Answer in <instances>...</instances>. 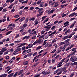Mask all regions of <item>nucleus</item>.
I'll use <instances>...</instances> for the list:
<instances>
[{
    "mask_svg": "<svg viewBox=\"0 0 77 77\" xmlns=\"http://www.w3.org/2000/svg\"><path fill=\"white\" fill-rule=\"evenodd\" d=\"M59 71H60V72L57 73V75H59V74H60L62 73V71L64 74L66 73V72H67L66 68V67L63 68H60L59 69Z\"/></svg>",
    "mask_w": 77,
    "mask_h": 77,
    "instance_id": "nucleus-1",
    "label": "nucleus"
},
{
    "mask_svg": "<svg viewBox=\"0 0 77 77\" xmlns=\"http://www.w3.org/2000/svg\"><path fill=\"white\" fill-rule=\"evenodd\" d=\"M51 28V25H49L44 26V28L45 29V30L46 32H48L49 30H50V29Z\"/></svg>",
    "mask_w": 77,
    "mask_h": 77,
    "instance_id": "nucleus-2",
    "label": "nucleus"
},
{
    "mask_svg": "<svg viewBox=\"0 0 77 77\" xmlns=\"http://www.w3.org/2000/svg\"><path fill=\"white\" fill-rule=\"evenodd\" d=\"M41 39H39L38 41H36L35 42H34L33 43V45H35L36 44H42V42H44V41L42 40L41 41Z\"/></svg>",
    "mask_w": 77,
    "mask_h": 77,
    "instance_id": "nucleus-3",
    "label": "nucleus"
},
{
    "mask_svg": "<svg viewBox=\"0 0 77 77\" xmlns=\"http://www.w3.org/2000/svg\"><path fill=\"white\" fill-rule=\"evenodd\" d=\"M70 60L72 62H76L77 60V58H75V56H72L70 58Z\"/></svg>",
    "mask_w": 77,
    "mask_h": 77,
    "instance_id": "nucleus-4",
    "label": "nucleus"
},
{
    "mask_svg": "<svg viewBox=\"0 0 77 77\" xmlns=\"http://www.w3.org/2000/svg\"><path fill=\"white\" fill-rule=\"evenodd\" d=\"M65 61V59H63L60 62L58 63V66H57V68H59V67H60V66H62V63H63V62Z\"/></svg>",
    "mask_w": 77,
    "mask_h": 77,
    "instance_id": "nucleus-5",
    "label": "nucleus"
},
{
    "mask_svg": "<svg viewBox=\"0 0 77 77\" xmlns=\"http://www.w3.org/2000/svg\"><path fill=\"white\" fill-rule=\"evenodd\" d=\"M55 0H51L49 1V4L51 5H53L55 3Z\"/></svg>",
    "mask_w": 77,
    "mask_h": 77,
    "instance_id": "nucleus-6",
    "label": "nucleus"
},
{
    "mask_svg": "<svg viewBox=\"0 0 77 77\" xmlns=\"http://www.w3.org/2000/svg\"><path fill=\"white\" fill-rule=\"evenodd\" d=\"M73 16H77V13L74 12L69 16V17H72Z\"/></svg>",
    "mask_w": 77,
    "mask_h": 77,
    "instance_id": "nucleus-7",
    "label": "nucleus"
},
{
    "mask_svg": "<svg viewBox=\"0 0 77 77\" xmlns=\"http://www.w3.org/2000/svg\"><path fill=\"white\" fill-rule=\"evenodd\" d=\"M33 45V44H29L26 47V49H28L29 48H31Z\"/></svg>",
    "mask_w": 77,
    "mask_h": 77,
    "instance_id": "nucleus-8",
    "label": "nucleus"
},
{
    "mask_svg": "<svg viewBox=\"0 0 77 77\" xmlns=\"http://www.w3.org/2000/svg\"><path fill=\"white\" fill-rule=\"evenodd\" d=\"M20 32L23 33V32H24V28L23 27V26H20Z\"/></svg>",
    "mask_w": 77,
    "mask_h": 77,
    "instance_id": "nucleus-9",
    "label": "nucleus"
},
{
    "mask_svg": "<svg viewBox=\"0 0 77 77\" xmlns=\"http://www.w3.org/2000/svg\"><path fill=\"white\" fill-rule=\"evenodd\" d=\"M54 8L52 9L51 11H48V15H50L51 14H52V13H54Z\"/></svg>",
    "mask_w": 77,
    "mask_h": 77,
    "instance_id": "nucleus-10",
    "label": "nucleus"
},
{
    "mask_svg": "<svg viewBox=\"0 0 77 77\" xmlns=\"http://www.w3.org/2000/svg\"><path fill=\"white\" fill-rule=\"evenodd\" d=\"M70 41V39H68L64 41L66 42L65 45H69V41Z\"/></svg>",
    "mask_w": 77,
    "mask_h": 77,
    "instance_id": "nucleus-11",
    "label": "nucleus"
},
{
    "mask_svg": "<svg viewBox=\"0 0 77 77\" xmlns=\"http://www.w3.org/2000/svg\"><path fill=\"white\" fill-rule=\"evenodd\" d=\"M38 12L40 14H43V8H39L38 10Z\"/></svg>",
    "mask_w": 77,
    "mask_h": 77,
    "instance_id": "nucleus-12",
    "label": "nucleus"
},
{
    "mask_svg": "<svg viewBox=\"0 0 77 77\" xmlns=\"http://www.w3.org/2000/svg\"><path fill=\"white\" fill-rule=\"evenodd\" d=\"M30 36H26L24 37H23V38L22 39V40H24V39H29L30 38Z\"/></svg>",
    "mask_w": 77,
    "mask_h": 77,
    "instance_id": "nucleus-13",
    "label": "nucleus"
},
{
    "mask_svg": "<svg viewBox=\"0 0 77 77\" xmlns=\"http://www.w3.org/2000/svg\"><path fill=\"white\" fill-rule=\"evenodd\" d=\"M42 56V54H39L38 55V56H36L33 59L32 63H33L34 62V61H35V60L36 58V57L38 58L40 56Z\"/></svg>",
    "mask_w": 77,
    "mask_h": 77,
    "instance_id": "nucleus-14",
    "label": "nucleus"
},
{
    "mask_svg": "<svg viewBox=\"0 0 77 77\" xmlns=\"http://www.w3.org/2000/svg\"><path fill=\"white\" fill-rule=\"evenodd\" d=\"M64 25H65L64 27H66V26H69V22L66 21V22H65L64 24Z\"/></svg>",
    "mask_w": 77,
    "mask_h": 77,
    "instance_id": "nucleus-15",
    "label": "nucleus"
},
{
    "mask_svg": "<svg viewBox=\"0 0 77 77\" xmlns=\"http://www.w3.org/2000/svg\"><path fill=\"white\" fill-rule=\"evenodd\" d=\"M69 58H68V57H66V58L63 59H65V63H68V61H69Z\"/></svg>",
    "mask_w": 77,
    "mask_h": 77,
    "instance_id": "nucleus-16",
    "label": "nucleus"
},
{
    "mask_svg": "<svg viewBox=\"0 0 77 77\" xmlns=\"http://www.w3.org/2000/svg\"><path fill=\"white\" fill-rule=\"evenodd\" d=\"M35 25H37L39 23V21H38V19H36L34 21Z\"/></svg>",
    "mask_w": 77,
    "mask_h": 77,
    "instance_id": "nucleus-17",
    "label": "nucleus"
},
{
    "mask_svg": "<svg viewBox=\"0 0 77 77\" xmlns=\"http://www.w3.org/2000/svg\"><path fill=\"white\" fill-rule=\"evenodd\" d=\"M25 19H26V17H23L19 20V21L20 22H22L23 21H24Z\"/></svg>",
    "mask_w": 77,
    "mask_h": 77,
    "instance_id": "nucleus-18",
    "label": "nucleus"
},
{
    "mask_svg": "<svg viewBox=\"0 0 77 77\" xmlns=\"http://www.w3.org/2000/svg\"><path fill=\"white\" fill-rule=\"evenodd\" d=\"M14 3H13L12 4H11L8 7V9H11L13 8V6H14Z\"/></svg>",
    "mask_w": 77,
    "mask_h": 77,
    "instance_id": "nucleus-19",
    "label": "nucleus"
},
{
    "mask_svg": "<svg viewBox=\"0 0 77 77\" xmlns=\"http://www.w3.org/2000/svg\"><path fill=\"white\" fill-rule=\"evenodd\" d=\"M23 64L24 65H27L29 64V61H26L23 63Z\"/></svg>",
    "mask_w": 77,
    "mask_h": 77,
    "instance_id": "nucleus-20",
    "label": "nucleus"
},
{
    "mask_svg": "<svg viewBox=\"0 0 77 77\" xmlns=\"http://www.w3.org/2000/svg\"><path fill=\"white\" fill-rule=\"evenodd\" d=\"M26 43H21L20 46H19V47H21L22 46H24L26 45Z\"/></svg>",
    "mask_w": 77,
    "mask_h": 77,
    "instance_id": "nucleus-21",
    "label": "nucleus"
},
{
    "mask_svg": "<svg viewBox=\"0 0 77 77\" xmlns=\"http://www.w3.org/2000/svg\"><path fill=\"white\" fill-rule=\"evenodd\" d=\"M55 5L54 6V8H56V7H57L58 6H59V4H58V2H56L54 3Z\"/></svg>",
    "mask_w": 77,
    "mask_h": 77,
    "instance_id": "nucleus-22",
    "label": "nucleus"
},
{
    "mask_svg": "<svg viewBox=\"0 0 77 77\" xmlns=\"http://www.w3.org/2000/svg\"><path fill=\"white\" fill-rule=\"evenodd\" d=\"M5 69H8L7 70V72H8V71H9V70H11V68L10 67V66H8V67H5Z\"/></svg>",
    "mask_w": 77,
    "mask_h": 77,
    "instance_id": "nucleus-23",
    "label": "nucleus"
},
{
    "mask_svg": "<svg viewBox=\"0 0 77 77\" xmlns=\"http://www.w3.org/2000/svg\"><path fill=\"white\" fill-rule=\"evenodd\" d=\"M7 50V48H2L1 50L3 52H4V51H6Z\"/></svg>",
    "mask_w": 77,
    "mask_h": 77,
    "instance_id": "nucleus-24",
    "label": "nucleus"
},
{
    "mask_svg": "<svg viewBox=\"0 0 77 77\" xmlns=\"http://www.w3.org/2000/svg\"><path fill=\"white\" fill-rule=\"evenodd\" d=\"M18 53V51L17 50H16V51H14V53L13 54L14 55H16V54H17Z\"/></svg>",
    "mask_w": 77,
    "mask_h": 77,
    "instance_id": "nucleus-25",
    "label": "nucleus"
},
{
    "mask_svg": "<svg viewBox=\"0 0 77 77\" xmlns=\"http://www.w3.org/2000/svg\"><path fill=\"white\" fill-rule=\"evenodd\" d=\"M23 70H20L19 72L18 73V75H21L23 73Z\"/></svg>",
    "mask_w": 77,
    "mask_h": 77,
    "instance_id": "nucleus-26",
    "label": "nucleus"
},
{
    "mask_svg": "<svg viewBox=\"0 0 77 77\" xmlns=\"http://www.w3.org/2000/svg\"><path fill=\"white\" fill-rule=\"evenodd\" d=\"M37 33V32L36 31H33L32 33V35L33 36H34V35H36V33Z\"/></svg>",
    "mask_w": 77,
    "mask_h": 77,
    "instance_id": "nucleus-27",
    "label": "nucleus"
},
{
    "mask_svg": "<svg viewBox=\"0 0 77 77\" xmlns=\"http://www.w3.org/2000/svg\"><path fill=\"white\" fill-rule=\"evenodd\" d=\"M57 32L56 31H55L53 32H52L51 34L49 35V36H50L52 35H54Z\"/></svg>",
    "mask_w": 77,
    "mask_h": 77,
    "instance_id": "nucleus-28",
    "label": "nucleus"
},
{
    "mask_svg": "<svg viewBox=\"0 0 77 77\" xmlns=\"http://www.w3.org/2000/svg\"><path fill=\"white\" fill-rule=\"evenodd\" d=\"M68 38V35H66L65 36L63 39V41H64V40H65V39H66Z\"/></svg>",
    "mask_w": 77,
    "mask_h": 77,
    "instance_id": "nucleus-29",
    "label": "nucleus"
},
{
    "mask_svg": "<svg viewBox=\"0 0 77 77\" xmlns=\"http://www.w3.org/2000/svg\"><path fill=\"white\" fill-rule=\"evenodd\" d=\"M14 74V72H13L10 74L8 76V77H12L13 76V75Z\"/></svg>",
    "mask_w": 77,
    "mask_h": 77,
    "instance_id": "nucleus-30",
    "label": "nucleus"
},
{
    "mask_svg": "<svg viewBox=\"0 0 77 77\" xmlns=\"http://www.w3.org/2000/svg\"><path fill=\"white\" fill-rule=\"evenodd\" d=\"M26 51H27L26 50H24L23 51V52L22 53V55L23 56H24V55H25V54H26Z\"/></svg>",
    "mask_w": 77,
    "mask_h": 77,
    "instance_id": "nucleus-31",
    "label": "nucleus"
},
{
    "mask_svg": "<svg viewBox=\"0 0 77 77\" xmlns=\"http://www.w3.org/2000/svg\"><path fill=\"white\" fill-rule=\"evenodd\" d=\"M48 20H49L48 18H47L43 22V24H44V23H45V22H47V21H48Z\"/></svg>",
    "mask_w": 77,
    "mask_h": 77,
    "instance_id": "nucleus-32",
    "label": "nucleus"
},
{
    "mask_svg": "<svg viewBox=\"0 0 77 77\" xmlns=\"http://www.w3.org/2000/svg\"><path fill=\"white\" fill-rule=\"evenodd\" d=\"M16 50L18 51H21V49L19 46H18L17 48V49Z\"/></svg>",
    "mask_w": 77,
    "mask_h": 77,
    "instance_id": "nucleus-33",
    "label": "nucleus"
},
{
    "mask_svg": "<svg viewBox=\"0 0 77 77\" xmlns=\"http://www.w3.org/2000/svg\"><path fill=\"white\" fill-rule=\"evenodd\" d=\"M42 47V46H39L36 49V50H39Z\"/></svg>",
    "mask_w": 77,
    "mask_h": 77,
    "instance_id": "nucleus-34",
    "label": "nucleus"
},
{
    "mask_svg": "<svg viewBox=\"0 0 77 77\" xmlns=\"http://www.w3.org/2000/svg\"><path fill=\"white\" fill-rule=\"evenodd\" d=\"M40 75H41V73L36 75L34 76V77H40Z\"/></svg>",
    "mask_w": 77,
    "mask_h": 77,
    "instance_id": "nucleus-35",
    "label": "nucleus"
},
{
    "mask_svg": "<svg viewBox=\"0 0 77 77\" xmlns=\"http://www.w3.org/2000/svg\"><path fill=\"white\" fill-rule=\"evenodd\" d=\"M12 31H10L8 32L7 33H6L5 34V35H9V34H10L12 32Z\"/></svg>",
    "mask_w": 77,
    "mask_h": 77,
    "instance_id": "nucleus-36",
    "label": "nucleus"
},
{
    "mask_svg": "<svg viewBox=\"0 0 77 77\" xmlns=\"http://www.w3.org/2000/svg\"><path fill=\"white\" fill-rule=\"evenodd\" d=\"M71 32V30L69 29L67 30L66 32H65V33L66 34V33H69V32Z\"/></svg>",
    "mask_w": 77,
    "mask_h": 77,
    "instance_id": "nucleus-37",
    "label": "nucleus"
},
{
    "mask_svg": "<svg viewBox=\"0 0 77 77\" xmlns=\"http://www.w3.org/2000/svg\"><path fill=\"white\" fill-rule=\"evenodd\" d=\"M59 69H58L56 71H55L54 72V74H56L57 73H57H58V72H60V71H59Z\"/></svg>",
    "mask_w": 77,
    "mask_h": 77,
    "instance_id": "nucleus-38",
    "label": "nucleus"
},
{
    "mask_svg": "<svg viewBox=\"0 0 77 77\" xmlns=\"http://www.w3.org/2000/svg\"><path fill=\"white\" fill-rule=\"evenodd\" d=\"M15 44H17V43H20V42H21V41H15L14 42Z\"/></svg>",
    "mask_w": 77,
    "mask_h": 77,
    "instance_id": "nucleus-39",
    "label": "nucleus"
},
{
    "mask_svg": "<svg viewBox=\"0 0 77 77\" xmlns=\"http://www.w3.org/2000/svg\"><path fill=\"white\" fill-rule=\"evenodd\" d=\"M32 55V53H30L27 54V56L28 57H30V56H31Z\"/></svg>",
    "mask_w": 77,
    "mask_h": 77,
    "instance_id": "nucleus-40",
    "label": "nucleus"
},
{
    "mask_svg": "<svg viewBox=\"0 0 77 77\" xmlns=\"http://www.w3.org/2000/svg\"><path fill=\"white\" fill-rule=\"evenodd\" d=\"M77 51L76 50L75 51H73L72 53L71 54V56L72 55H74V54H75V52H76Z\"/></svg>",
    "mask_w": 77,
    "mask_h": 77,
    "instance_id": "nucleus-41",
    "label": "nucleus"
},
{
    "mask_svg": "<svg viewBox=\"0 0 77 77\" xmlns=\"http://www.w3.org/2000/svg\"><path fill=\"white\" fill-rule=\"evenodd\" d=\"M31 51H32L31 49H29L26 52L27 53H30V52H31Z\"/></svg>",
    "mask_w": 77,
    "mask_h": 77,
    "instance_id": "nucleus-42",
    "label": "nucleus"
},
{
    "mask_svg": "<svg viewBox=\"0 0 77 77\" xmlns=\"http://www.w3.org/2000/svg\"><path fill=\"white\" fill-rule=\"evenodd\" d=\"M36 35H35L34 36L32 37L31 38L32 39H36Z\"/></svg>",
    "mask_w": 77,
    "mask_h": 77,
    "instance_id": "nucleus-43",
    "label": "nucleus"
},
{
    "mask_svg": "<svg viewBox=\"0 0 77 77\" xmlns=\"http://www.w3.org/2000/svg\"><path fill=\"white\" fill-rule=\"evenodd\" d=\"M45 36V35H43L39 38V39H42V38H43V37H44Z\"/></svg>",
    "mask_w": 77,
    "mask_h": 77,
    "instance_id": "nucleus-44",
    "label": "nucleus"
},
{
    "mask_svg": "<svg viewBox=\"0 0 77 77\" xmlns=\"http://www.w3.org/2000/svg\"><path fill=\"white\" fill-rule=\"evenodd\" d=\"M47 40H45V41H44V42H43V45H45V44H47Z\"/></svg>",
    "mask_w": 77,
    "mask_h": 77,
    "instance_id": "nucleus-45",
    "label": "nucleus"
},
{
    "mask_svg": "<svg viewBox=\"0 0 77 77\" xmlns=\"http://www.w3.org/2000/svg\"><path fill=\"white\" fill-rule=\"evenodd\" d=\"M56 42V40L54 39L52 40V44H53L54 42Z\"/></svg>",
    "mask_w": 77,
    "mask_h": 77,
    "instance_id": "nucleus-46",
    "label": "nucleus"
},
{
    "mask_svg": "<svg viewBox=\"0 0 77 77\" xmlns=\"http://www.w3.org/2000/svg\"><path fill=\"white\" fill-rule=\"evenodd\" d=\"M74 39H76V40L77 41V35H75L73 37Z\"/></svg>",
    "mask_w": 77,
    "mask_h": 77,
    "instance_id": "nucleus-47",
    "label": "nucleus"
},
{
    "mask_svg": "<svg viewBox=\"0 0 77 77\" xmlns=\"http://www.w3.org/2000/svg\"><path fill=\"white\" fill-rule=\"evenodd\" d=\"M17 74H18V72H16L15 74L13 75V77H15L17 75Z\"/></svg>",
    "mask_w": 77,
    "mask_h": 77,
    "instance_id": "nucleus-48",
    "label": "nucleus"
},
{
    "mask_svg": "<svg viewBox=\"0 0 77 77\" xmlns=\"http://www.w3.org/2000/svg\"><path fill=\"white\" fill-rule=\"evenodd\" d=\"M56 28V26H54L51 28V30H54Z\"/></svg>",
    "mask_w": 77,
    "mask_h": 77,
    "instance_id": "nucleus-49",
    "label": "nucleus"
},
{
    "mask_svg": "<svg viewBox=\"0 0 77 77\" xmlns=\"http://www.w3.org/2000/svg\"><path fill=\"white\" fill-rule=\"evenodd\" d=\"M50 73V71L46 72L45 73V75L47 74H49Z\"/></svg>",
    "mask_w": 77,
    "mask_h": 77,
    "instance_id": "nucleus-50",
    "label": "nucleus"
},
{
    "mask_svg": "<svg viewBox=\"0 0 77 77\" xmlns=\"http://www.w3.org/2000/svg\"><path fill=\"white\" fill-rule=\"evenodd\" d=\"M19 36H20V34H18L17 35L15 36V38H18V37H19Z\"/></svg>",
    "mask_w": 77,
    "mask_h": 77,
    "instance_id": "nucleus-51",
    "label": "nucleus"
},
{
    "mask_svg": "<svg viewBox=\"0 0 77 77\" xmlns=\"http://www.w3.org/2000/svg\"><path fill=\"white\" fill-rule=\"evenodd\" d=\"M20 17V15H16L14 17V18H18V17Z\"/></svg>",
    "mask_w": 77,
    "mask_h": 77,
    "instance_id": "nucleus-52",
    "label": "nucleus"
},
{
    "mask_svg": "<svg viewBox=\"0 0 77 77\" xmlns=\"http://www.w3.org/2000/svg\"><path fill=\"white\" fill-rule=\"evenodd\" d=\"M22 26L24 27H26L27 26V23H24Z\"/></svg>",
    "mask_w": 77,
    "mask_h": 77,
    "instance_id": "nucleus-53",
    "label": "nucleus"
},
{
    "mask_svg": "<svg viewBox=\"0 0 77 77\" xmlns=\"http://www.w3.org/2000/svg\"><path fill=\"white\" fill-rule=\"evenodd\" d=\"M8 11V9L6 8H5L3 9V12H6Z\"/></svg>",
    "mask_w": 77,
    "mask_h": 77,
    "instance_id": "nucleus-54",
    "label": "nucleus"
},
{
    "mask_svg": "<svg viewBox=\"0 0 77 77\" xmlns=\"http://www.w3.org/2000/svg\"><path fill=\"white\" fill-rule=\"evenodd\" d=\"M15 11V8H14V7L11 10V12H14Z\"/></svg>",
    "mask_w": 77,
    "mask_h": 77,
    "instance_id": "nucleus-55",
    "label": "nucleus"
},
{
    "mask_svg": "<svg viewBox=\"0 0 77 77\" xmlns=\"http://www.w3.org/2000/svg\"><path fill=\"white\" fill-rule=\"evenodd\" d=\"M68 13H67V14H63L62 16V18H63V17H66V15H68Z\"/></svg>",
    "mask_w": 77,
    "mask_h": 77,
    "instance_id": "nucleus-56",
    "label": "nucleus"
},
{
    "mask_svg": "<svg viewBox=\"0 0 77 77\" xmlns=\"http://www.w3.org/2000/svg\"><path fill=\"white\" fill-rule=\"evenodd\" d=\"M75 18H71L69 20V21H72V20H75Z\"/></svg>",
    "mask_w": 77,
    "mask_h": 77,
    "instance_id": "nucleus-57",
    "label": "nucleus"
},
{
    "mask_svg": "<svg viewBox=\"0 0 77 77\" xmlns=\"http://www.w3.org/2000/svg\"><path fill=\"white\" fill-rule=\"evenodd\" d=\"M7 75H7V74H4L2 75V77H7Z\"/></svg>",
    "mask_w": 77,
    "mask_h": 77,
    "instance_id": "nucleus-58",
    "label": "nucleus"
},
{
    "mask_svg": "<svg viewBox=\"0 0 77 77\" xmlns=\"http://www.w3.org/2000/svg\"><path fill=\"white\" fill-rule=\"evenodd\" d=\"M39 7L40 8H42V7H44V5L42 4H41L39 5Z\"/></svg>",
    "mask_w": 77,
    "mask_h": 77,
    "instance_id": "nucleus-59",
    "label": "nucleus"
},
{
    "mask_svg": "<svg viewBox=\"0 0 77 77\" xmlns=\"http://www.w3.org/2000/svg\"><path fill=\"white\" fill-rule=\"evenodd\" d=\"M66 48V47L65 46H64L63 47L62 49V51H64L65 50V48Z\"/></svg>",
    "mask_w": 77,
    "mask_h": 77,
    "instance_id": "nucleus-60",
    "label": "nucleus"
},
{
    "mask_svg": "<svg viewBox=\"0 0 77 77\" xmlns=\"http://www.w3.org/2000/svg\"><path fill=\"white\" fill-rule=\"evenodd\" d=\"M71 48V47H69L67 48L66 50V51H68V50H70Z\"/></svg>",
    "mask_w": 77,
    "mask_h": 77,
    "instance_id": "nucleus-61",
    "label": "nucleus"
},
{
    "mask_svg": "<svg viewBox=\"0 0 77 77\" xmlns=\"http://www.w3.org/2000/svg\"><path fill=\"white\" fill-rule=\"evenodd\" d=\"M42 14H41V13H39L37 15V17H40V16H42Z\"/></svg>",
    "mask_w": 77,
    "mask_h": 77,
    "instance_id": "nucleus-62",
    "label": "nucleus"
},
{
    "mask_svg": "<svg viewBox=\"0 0 77 77\" xmlns=\"http://www.w3.org/2000/svg\"><path fill=\"white\" fill-rule=\"evenodd\" d=\"M31 19L32 21H35V17H32Z\"/></svg>",
    "mask_w": 77,
    "mask_h": 77,
    "instance_id": "nucleus-63",
    "label": "nucleus"
},
{
    "mask_svg": "<svg viewBox=\"0 0 77 77\" xmlns=\"http://www.w3.org/2000/svg\"><path fill=\"white\" fill-rule=\"evenodd\" d=\"M74 75V73H72L70 75V77H72L73 75Z\"/></svg>",
    "mask_w": 77,
    "mask_h": 77,
    "instance_id": "nucleus-64",
    "label": "nucleus"
}]
</instances>
